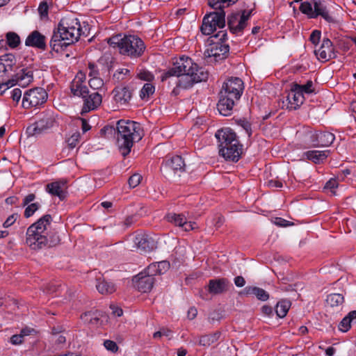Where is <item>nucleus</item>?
<instances>
[{"label":"nucleus","mask_w":356,"mask_h":356,"mask_svg":"<svg viewBox=\"0 0 356 356\" xmlns=\"http://www.w3.org/2000/svg\"><path fill=\"white\" fill-rule=\"evenodd\" d=\"M172 76L177 77L175 82L177 88L187 89L194 83L206 81L209 73L204 68L198 67L191 58L181 56L174 61L172 67L162 74L161 81Z\"/></svg>","instance_id":"1"},{"label":"nucleus","mask_w":356,"mask_h":356,"mask_svg":"<svg viewBox=\"0 0 356 356\" xmlns=\"http://www.w3.org/2000/svg\"><path fill=\"white\" fill-rule=\"evenodd\" d=\"M51 222V216L46 214L29 227L26 234V243L31 249L38 250L60 243V239L58 233L49 231Z\"/></svg>","instance_id":"2"},{"label":"nucleus","mask_w":356,"mask_h":356,"mask_svg":"<svg viewBox=\"0 0 356 356\" xmlns=\"http://www.w3.org/2000/svg\"><path fill=\"white\" fill-rule=\"evenodd\" d=\"M81 24L78 19H61L54 29L49 42L51 50L58 53L77 42L81 35Z\"/></svg>","instance_id":"3"},{"label":"nucleus","mask_w":356,"mask_h":356,"mask_svg":"<svg viewBox=\"0 0 356 356\" xmlns=\"http://www.w3.org/2000/svg\"><path fill=\"white\" fill-rule=\"evenodd\" d=\"M141 129L134 121L120 120L117 122L116 145L121 154L125 157L131 152L133 145L141 140Z\"/></svg>","instance_id":"4"},{"label":"nucleus","mask_w":356,"mask_h":356,"mask_svg":"<svg viewBox=\"0 0 356 356\" xmlns=\"http://www.w3.org/2000/svg\"><path fill=\"white\" fill-rule=\"evenodd\" d=\"M218 140L219 155L226 161L237 162L243 153L241 144L236 133L230 128H223L215 134Z\"/></svg>","instance_id":"5"},{"label":"nucleus","mask_w":356,"mask_h":356,"mask_svg":"<svg viewBox=\"0 0 356 356\" xmlns=\"http://www.w3.org/2000/svg\"><path fill=\"white\" fill-rule=\"evenodd\" d=\"M107 42L113 47H118L120 53L131 58L140 57L145 49L144 42L136 35H116L107 39Z\"/></svg>","instance_id":"6"},{"label":"nucleus","mask_w":356,"mask_h":356,"mask_svg":"<svg viewBox=\"0 0 356 356\" xmlns=\"http://www.w3.org/2000/svg\"><path fill=\"white\" fill-rule=\"evenodd\" d=\"M227 31H218L216 34L208 38L209 46L204 51V56L208 58H213L216 62L224 60L228 56L229 46L225 43Z\"/></svg>","instance_id":"7"},{"label":"nucleus","mask_w":356,"mask_h":356,"mask_svg":"<svg viewBox=\"0 0 356 356\" xmlns=\"http://www.w3.org/2000/svg\"><path fill=\"white\" fill-rule=\"evenodd\" d=\"M216 11L206 15L202 19L200 31L202 34L209 35L217 28L222 29L225 26V13L223 9H215Z\"/></svg>","instance_id":"8"},{"label":"nucleus","mask_w":356,"mask_h":356,"mask_svg":"<svg viewBox=\"0 0 356 356\" xmlns=\"http://www.w3.org/2000/svg\"><path fill=\"white\" fill-rule=\"evenodd\" d=\"M48 95L42 88L37 87L24 93L22 105L24 108L36 107L46 102Z\"/></svg>","instance_id":"9"},{"label":"nucleus","mask_w":356,"mask_h":356,"mask_svg":"<svg viewBox=\"0 0 356 356\" xmlns=\"http://www.w3.org/2000/svg\"><path fill=\"white\" fill-rule=\"evenodd\" d=\"M239 99L240 97L221 89L219 92V100L217 104V108L219 113L224 116L230 115L232 113L234 105Z\"/></svg>","instance_id":"10"},{"label":"nucleus","mask_w":356,"mask_h":356,"mask_svg":"<svg viewBox=\"0 0 356 356\" xmlns=\"http://www.w3.org/2000/svg\"><path fill=\"white\" fill-rule=\"evenodd\" d=\"M231 284L226 278L212 279L209 281L206 290L200 291V297L204 300H208V293L212 295L223 293L229 290Z\"/></svg>","instance_id":"11"},{"label":"nucleus","mask_w":356,"mask_h":356,"mask_svg":"<svg viewBox=\"0 0 356 356\" xmlns=\"http://www.w3.org/2000/svg\"><path fill=\"white\" fill-rule=\"evenodd\" d=\"M252 11L253 10H243L240 19L238 13L229 15L227 17V25L229 31L234 34L241 33L246 26L247 21L251 16Z\"/></svg>","instance_id":"12"},{"label":"nucleus","mask_w":356,"mask_h":356,"mask_svg":"<svg viewBox=\"0 0 356 356\" xmlns=\"http://www.w3.org/2000/svg\"><path fill=\"white\" fill-rule=\"evenodd\" d=\"M185 163L181 156H174L165 160L161 166V170L166 177H171L185 171Z\"/></svg>","instance_id":"13"},{"label":"nucleus","mask_w":356,"mask_h":356,"mask_svg":"<svg viewBox=\"0 0 356 356\" xmlns=\"http://www.w3.org/2000/svg\"><path fill=\"white\" fill-rule=\"evenodd\" d=\"M33 71L31 67H24L20 69L11 79L6 82L8 86H13L18 84L19 86L26 87L33 81Z\"/></svg>","instance_id":"14"},{"label":"nucleus","mask_w":356,"mask_h":356,"mask_svg":"<svg viewBox=\"0 0 356 356\" xmlns=\"http://www.w3.org/2000/svg\"><path fill=\"white\" fill-rule=\"evenodd\" d=\"M83 100V105L81 109V114L88 113L97 109L102 102V97L97 92H90L89 90L86 95L81 97Z\"/></svg>","instance_id":"15"},{"label":"nucleus","mask_w":356,"mask_h":356,"mask_svg":"<svg viewBox=\"0 0 356 356\" xmlns=\"http://www.w3.org/2000/svg\"><path fill=\"white\" fill-rule=\"evenodd\" d=\"M134 243L140 253L149 252L156 248L154 240L145 233L137 234L134 237Z\"/></svg>","instance_id":"16"},{"label":"nucleus","mask_w":356,"mask_h":356,"mask_svg":"<svg viewBox=\"0 0 356 356\" xmlns=\"http://www.w3.org/2000/svg\"><path fill=\"white\" fill-rule=\"evenodd\" d=\"M54 122V120L51 116L44 115L33 124L29 126L26 129V132L29 136L39 135L53 127Z\"/></svg>","instance_id":"17"},{"label":"nucleus","mask_w":356,"mask_h":356,"mask_svg":"<svg viewBox=\"0 0 356 356\" xmlns=\"http://www.w3.org/2000/svg\"><path fill=\"white\" fill-rule=\"evenodd\" d=\"M314 54L318 60L323 61H327L336 57L333 44L327 38L323 39L321 47L314 50Z\"/></svg>","instance_id":"18"},{"label":"nucleus","mask_w":356,"mask_h":356,"mask_svg":"<svg viewBox=\"0 0 356 356\" xmlns=\"http://www.w3.org/2000/svg\"><path fill=\"white\" fill-rule=\"evenodd\" d=\"M334 139V135L328 131H315L310 134V141L314 147H328Z\"/></svg>","instance_id":"19"},{"label":"nucleus","mask_w":356,"mask_h":356,"mask_svg":"<svg viewBox=\"0 0 356 356\" xmlns=\"http://www.w3.org/2000/svg\"><path fill=\"white\" fill-rule=\"evenodd\" d=\"M166 220L175 226L181 227L185 232H188L195 229V222L187 221L186 218L180 213H171L165 216Z\"/></svg>","instance_id":"20"},{"label":"nucleus","mask_w":356,"mask_h":356,"mask_svg":"<svg viewBox=\"0 0 356 356\" xmlns=\"http://www.w3.org/2000/svg\"><path fill=\"white\" fill-rule=\"evenodd\" d=\"M135 287L142 293H147L152 289L155 279L140 273L134 278Z\"/></svg>","instance_id":"21"},{"label":"nucleus","mask_w":356,"mask_h":356,"mask_svg":"<svg viewBox=\"0 0 356 356\" xmlns=\"http://www.w3.org/2000/svg\"><path fill=\"white\" fill-rule=\"evenodd\" d=\"M221 89L241 98L244 89L243 82L238 77H231L224 82Z\"/></svg>","instance_id":"22"},{"label":"nucleus","mask_w":356,"mask_h":356,"mask_svg":"<svg viewBox=\"0 0 356 356\" xmlns=\"http://www.w3.org/2000/svg\"><path fill=\"white\" fill-rule=\"evenodd\" d=\"M25 45L44 51L47 48L46 37L38 31H33L27 36Z\"/></svg>","instance_id":"23"},{"label":"nucleus","mask_w":356,"mask_h":356,"mask_svg":"<svg viewBox=\"0 0 356 356\" xmlns=\"http://www.w3.org/2000/svg\"><path fill=\"white\" fill-rule=\"evenodd\" d=\"M85 76L83 74H78L71 82L70 90L74 95L79 97L86 95L88 90V87L83 83Z\"/></svg>","instance_id":"24"},{"label":"nucleus","mask_w":356,"mask_h":356,"mask_svg":"<svg viewBox=\"0 0 356 356\" xmlns=\"http://www.w3.org/2000/svg\"><path fill=\"white\" fill-rule=\"evenodd\" d=\"M305 97L298 90H295L293 85H291V89L286 96L287 108L296 110L303 103Z\"/></svg>","instance_id":"25"},{"label":"nucleus","mask_w":356,"mask_h":356,"mask_svg":"<svg viewBox=\"0 0 356 356\" xmlns=\"http://www.w3.org/2000/svg\"><path fill=\"white\" fill-rule=\"evenodd\" d=\"M321 16L325 20L329 23H334V18L329 14L326 6L321 0H314V13L312 18H316Z\"/></svg>","instance_id":"26"},{"label":"nucleus","mask_w":356,"mask_h":356,"mask_svg":"<svg viewBox=\"0 0 356 356\" xmlns=\"http://www.w3.org/2000/svg\"><path fill=\"white\" fill-rule=\"evenodd\" d=\"M66 182L58 181L49 183L47 185V191L52 195L57 196L60 200L66 197Z\"/></svg>","instance_id":"27"},{"label":"nucleus","mask_w":356,"mask_h":356,"mask_svg":"<svg viewBox=\"0 0 356 356\" xmlns=\"http://www.w3.org/2000/svg\"><path fill=\"white\" fill-rule=\"evenodd\" d=\"M113 93L115 101L121 105L127 104L132 96L131 91L128 87L116 88Z\"/></svg>","instance_id":"28"},{"label":"nucleus","mask_w":356,"mask_h":356,"mask_svg":"<svg viewBox=\"0 0 356 356\" xmlns=\"http://www.w3.org/2000/svg\"><path fill=\"white\" fill-rule=\"evenodd\" d=\"M96 282V289L102 294L112 293L115 291V284L102 277L97 278Z\"/></svg>","instance_id":"29"},{"label":"nucleus","mask_w":356,"mask_h":356,"mask_svg":"<svg viewBox=\"0 0 356 356\" xmlns=\"http://www.w3.org/2000/svg\"><path fill=\"white\" fill-rule=\"evenodd\" d=\"M242 293L245 295H254L261 301H266L269 298L268 292L257 286H246L243 290Z\"/></svg>","instance_id":"30"},{"label":"nucleus","mask_w":356,"mask_h":356,"mask_svg":"<svg viewBox=\"0 0 356 356\" xmlns=\"http://www.w3.org/2000/svg\"><path fill=\"white\" fill-rule=\"evenodd\" d=\"M329 151L310 150L305 152L307 159L315 163H320L325 161L328 155Z\"/></svg>","instance_id":"31"},{"label":"nucleus","mask_w":356,"mask_h":356,"mask_svg":"<svg viewBox=\"0 0 356 356\" xmlns=\"http://www.w3.org/2000/svg\"><path fill=\"white\" fill-rule=\"evenodd\" d=\"M352 323H356V311H352L345 316L339 324V330L346 332L349 330Z\"/></svg>","instance_id":"32"},{"label":"nucleus","mask_w":356,"mask_h":356,"mask_svg":"<svg viewBox=\"0 0 356 356\" xmlns=\"http://www.w3.org/2000/svg\"><path fill=\"white\" fill-rule=\"evenodd\" d=\"M221 335V332L216 331L214 333L202 335L200 337L199 341L197 342L201 346H209L216 342Z\"/></svg>","instance_id":"33"},{"label":"nucleus","mask_w":356,"mask_h":356,"mask_svg":"<svg viewBox=\"0 0 356 356\" xmlns=\"http://www.w3.org/2000/svg\"><path fill=\"white\" fill-rule=\"evenodd\" d=\"M100 316L101 314L99 312L89 311L83 314L81 316V318L85 323L96 325L99 324Z\"/></svg>","instance_id":"34"},{"label":"nucleus","mask_w":356,"mask_h":356,"mask_svg":"<svg viewBox=\"0 0 356 356\" xmlns=\"http://www.w3.org/2000/svg\"><path fill=\"white\" fill-rule=\"evenodd\" d=\"M291 307V302L288 300H281L277 303L275 312L278 317L284 318L289 308Z\"/></svg>","instance_id":"35"},{"label":"nucleus","mask_w":356,"mask_h":356,"mask_svg":"<svg viewBox=\"0 0 356 356\" xmlns=\"http://www.w3.org/2000/svg\"><path fill=\"white\" fill-rule=\"evenodd\" d=\"M344 301V298L339 293H332L327 296L326 302L332 307L341 305Z\"/></svg>","instance_id":"36"},{"label":"nucleus","mask_w":356,"mask_h":356,"mask_svg":"<svg viewBox=\"0 0 356 356\" xmlns=\"http://www.w3.org/2000/svg\"><path fill=\"white\" fill-rule=\"evenodd\" d=\"M238 0H209V6L213 9H223L237 2Z\"/></svg>","instance_id":"37"},{"label":"nucleus","mask_w":356,"mask_h":356,"mask_svg":"<svg viewBox=\"0 0 356 356\" xmlns=\"http://www.w3.org/2000/svg\"><path fill=\"white\" fill-rule=\"evenodd\" d=\"M6 44L12 49H15L20 44V38L15 32H8L6 35Z\"/></svg>","instance_id":"38"},{"label":"nucleus","mask_w":356,"mask_h":356,"mask_svg":"<svg viewBox=\"0 0 356 356\" xmlns=\"http://www.w3.org/2000/svg\"><path fill=\"white\" fill-rule=\"evenodd\" d=\"M0 61L11 72L13 71V66L16 63V58L13 54H6L0 56Z\"/></svg>","instance_id":"39"},{"label":"nucleus","mask_w":356,"mask_h":356,"mask_svg":"<svg viewBox=\"0 0 356 356\" xmlns=\"http://www.w3.org/2000/svg\"><path fill=\"white\" fill-rule=\"evenodd\" d=\"M292 84L293 85L295 90H298L302 95L303 93L310 94L314 91L312 89L313 83L310 80L307 81L305 85H300L296 83H293Z\"/></svg>","instance_id":"40"},{"label":"nucleus","mask_w":356,"mask_h":356,"mask_svg":"<svg viewBox=\"0 0 356 356\" xmlns=\"http://www.w3.org/2000/svg\"><path fill=\"white\" fill-rule=\"evenodd\" d=\"M154 90L155 88L152 83H146L140 92V97L143 99L148 98L150 95L154 94Z\"/></svg>","instance_id":"41"},{"label":"nucleus","mask_w":356,"mask_h":356,"mask_svg":"<svg viewBox=\"0 0 356 356\" xmlns=\"http://www.w3.org/2000/svg\"><path fill=\"white\" fill-rule=\"evenodd\" d=\"M338 187V182L334 179H330L328 181L326 182L324 190L326 191L327 193H330L332 195H335L336 189Z\"/></svg>","instance_id":"42"},{"label":"nucleus","mask_w":356,"mask_h":356,"mask_svg":"<svg viewBox=\"0 0 356 356\" xmlns=\"http://www.w3.org/2000/svg\"><path fill=\"white\" fill-rule=\"evenodd\" d=\"M80 136V133L76 131L66 140V143H67V145L70 149L74 148L78 145Z\"/></svg>","instance_id":"43"},{"label":"nucleus","mask_w":356,"mask_h":356,"mask_svg":"<svg viewBox=\"0 0 356 356\" xmlns=\"http://www.w3.org/2000/svg\"><path fill=\"white\" fill-rule=\"evenodd\" d=\"M28 206L26 207V208L25 209V211H24V217L28 218L31 216H32L34 213L40 208V205L39 203L38 202H35V203H31V204H27Z\"/></svg>","instance_id":"44"},{"label":"nucleus","mask_w":356,"mask_h":356,"mask_svg":"<svg viewBox=\"0 0 356 356\" xmlns=\"http://www.w3.org/2000/svg\"><path fill=\"white\" fill-rule=\"evenodd\" d=\"M299 8L302 13L307 15L310 18H312L314 10L312 3L308 1L303 2L300 4Z\"/></svg>","instance_id":"45"},{"label":"nucleus","mask_w":356,"mask_h":356,"mask_svg":"<svg viewBox=\"0 0 356 356\" xmlns=\"http://www.w3.org/2000/svg\"><path fill=\"white\" fill-rule=\"evenodd\" d=\"M117 132V127H115L113 126H105L104 128L101 129L102 135H104L106 138H110L113 134L115 135Z\"/></svg>","instance_id":"46"},{"label":"nucleus","mask_w":356,"mask_h":356,"mask_svg":"<svg viewBox=\"0 0 356 356\" xmlns=\"http://www.w3.org/2000/svg\"><path fill=\"white\" fill-rule=\"evenodd\" d=\"M145 275L154 277L155 275H159L156 263H152L148 266L144 272Z\"/></svg>","instance_id":"47"},{"label":"nucleus","mask_w":356,"mask_h":356,"mask_svg":"<svg viewBox=\"0 0 356 356\" xmlns=\"http://www.w3.org/2000/svg\"><path fill=\"white\" fill-rule=\"evenodd\" d=\"M90 86L94 90H97L104 85L103 80L99 77L90 78L88 81Z\"/></svg>","instance_id":"48"},{"label":"nucleus","mask_w":356,"mask_h":356,"mask_svg":"<svg viewBox=\"0 0 356 356\" xmlns=\"http://www.w3.org/2000/svg\"><path fill=\"white\" fill-rule=\"evenodd\" d=\"M141 179L142 177L139 174H134L128 180L129 186L131 188L136 187L140 183Z\"/></svg>","instance_id":"49"},{"label":"nucleus","mask_w":356,"mask_h":356,"mask_svg":"<svg viewBox=\"0 0 356 356\" xmlns=\"http://www.w3.org/2000/svg\"><path fill=\"white\" fill-rule=\"evenodd\" d=\"M159 275L165 273L170 268V263L167 261H162L156 263Z\"/></svg>","instance_id":"50"},{"label":"nucleus","mask_w":356,"mask_h":356,"mask_svg":"<svg viewBox=\"0 0 356 356\" xmlns=\"http://www.w3.org/2000/svg\"><path fill=\"white\" fill-rule=\"evenodd\" d=\"M104 346L108 350H110L112 353H115L118 350L117 343L113 341L106 340L104 342Z\"/></svg>","instance_id":"51"},{"label":"nucleus","mask_w":356,"mask_h":356,"mask_svg":"<svg viewBox=\"0 0 356 356\" xmlns=\"http://www.w3.org/2000/svg\"><path fill=\"white\" fill-rule=\"evenodd\" d=\"M49 6L45 1H42L40 3L38 7V12L42 18L47 17L48 15Z\"/></svg>","instance_id":"52"},{"label":"nucleus","mask_w":356,"mask_h":356,"mask_svg":"<svg viewBox=\"0 0 356 356\" xmlns=\"http://www.w3.org/2000/svg\"><path fill=\"white\" fill-rule=\"evenodd\" d=\"M321 33L318 30H314L310 35L309 40L315 45L318 44L321 39Z\"/></svg>","instance_id":"53"},{"label":"nucleus","mask_w":356,"mask_h":356,"mask_svg":"<svg viewBox=\"0 0 356 356\" xmlns=\"http://www.w3.org/2000/svg\"><path fill=\"white\" fill-rule=\"evenodd\" d=\"M88 70H89L88 76L90 78L99 77V70H97V67L95 64L89 63Z\"/></svg>","instance_id":"54"},{"label":"nucleus","mask_w":356,"mask_h":356,"mask_svg":"<svg viewBox=\"0 0 356 356\" xmlns=\"http://www.w3.org/2000/svg\"><path fill=\"white\" fill-rule=\"evenodd\" d=\"M10 97H11L13 101L17 104L22 97V90L17 88L13 89L11 91Z\"/></svg>","instance_id":"55"},{"label":"nucleus","mask_w":356,"mask_h":356,"mask_svg":"<svg viewBox=\"0 0 356 356\" xmlns=\"http://www.w3.org/2000/svg\"><path fill=\"white\" fill-rule=\"evenodd\" d=\"M138 77L144 81H150L153 79V75L148 71H142L138 74Z\"/></svg>","instance_id":"56"},{"label":"nucleus","mask_w":356,"mask_h":356,"mask_svg":"<svg viewBox=\"0 0 356 356\" xmlns=\"http://www.w3.org/2000/svg\"><path fill=\"white\" fill-rule=\"evenodd\" d=\"M17 214L14 213L8 217L6 221L3 222V226L5 228L10 227L17 220Z\"/></svg>","instance_id":"57"},{"label":"nucleus","mask_w":356,"mask_h":356,"mask_svg":"<svg viewBox=\"0 0 356 356\" xmlns=\"http://www.w3.org/2000/svg\"><path fill=\"white\" fill-rule=\"evenodd\" d=\"M129 73V70L128 69H118L114 73L113 76L116 77L118 79H123V76L127 75Z\"/></svg>","instance_id":"58"},{"label":"nucleus","mask_w":356,"mask_h":356,"mask_svg":"<svg viewBox=\"0 0 356 356\" xmlns=\"http://www.w3.org/2000/svg\"><path fill=\"white\" fill-rule=\"evenodd\" d=\"M23 334H14L10 337V341L13 345H19L23 342Z\"/></svg>","instance_id":"59"},{"label":"nucleus","mask_w":356,"mask_h":356,"mask_svg":"<svg viewBox=\"0 0 356 356\" xmlns=\"http://www.w3.org/2000/svg\"><path fill=\"white\" fill-rule=\"evenodd\" d=\"M171 331L167 329H162L154 333L153 337L154 339L160 338L162 336L170 337Z\"/></svg>","instance_id":"60"},{"label":"nucleus","mask_w":356,"mask_h":356,"mask_svg":"<svg viewBox=\"0 0 356 356\" xmlns=\"http://www.w3.org/2000/svg\"><path fill=\"white\" fill-rule=\"evenodd\" d=\"M275 225L279 227H287L289 225V222L282 218H275L273 220Z\"/></svg>","instance_id":"61"},{"label":"nucleus","mask_w":356,"mask_h":356,"mask_svg":"<svg viewBox=\"0 0 356 356\" xmlns=\"http://www.w3.org/2000/svg\"><path fill=\"white\" fill-rule=\"evenodd\" d=\"M11 72L9 69L5 67V65L0 61V77L6 78L8 77L9 72Z\"/></svg>","instance_id":"62"},{"label":"nucleus","mask_w":356,"mask_h":356,"mask_svg":"<svg viewBox=\"0 0 356 356\" xmlns=\"http://www.w3.org/2000/svg\"><path fill=\"white\" fill-rule=\"evenodd\" d=\"M268 186L270 188H282L283 184L281 181L277 179H271L268 181Z\"/></svg>","instance_id":"63"},{"label":"nucleus","mask_w":356,"mask_h":356,"mask_svg":"<svg viewBox=\"0 0 356 356\" xmlns=\"http://www.w3.org/2000/svg\"><path fill=\"white\" fill-rule=\"evenodd\" d=\"M35 199V195L33 193H30L26 195L23 200V206H26L32 202Z\"/></svg>","instance_id":"64"}]
</instances>
